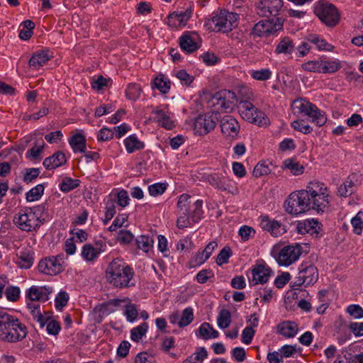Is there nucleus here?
Instances as JSON below:
<instances>
[{
	"instance_id": "412c9836",
	"label": "nucleus",
	"mask_w": 363,
	"mask_h": 363,
	"mask_svg": "<svg viewBox=\"0 0 363 363\" xmlns=\"http://www.w3.org/2000/svg\"><path fill=\"white\" fill-rule=\"evenodd\" d=\"M320 227L321 224L317 220L307 219L298 222L296 228L299 234L318 236Z\"/></svg>"
},
{
	"instance_id": "0eeeda50",
	"label": "nucleus",
	"mask_w": 363,
	"mask_h": 363,
	"mask_svg": "<svg viewBox=\"0 0 363 363\" xmlns=\"http://www.w3.org/2000/svg\"><path fill=\"white\" fill-rule=\"evenodd\" d=\"M238 16L237 13L220 11L210 21L211 27L216 32H229L237 26Z\"/></svg>"
},
{
	"instance_id": "4d7b16f0",
	"label": "nucleus",
	"mask_w": 363,
	"mask_h": 363,
	"mask_svg": "<svg viewBox=\"0 0 363 363\" xmlns=\"http://www.w3.org/2000/svg\"><path fill=\"white\" fill-rule=\"evenodd\" d=\"M321 60L308 61L301 65L303 70L312 72L322 73Z\"/></svg>"
},
{
	"instance_id": "6e6d98bb",
	"label": "nucleus",
	"mask_w": 363,
	"mask_h": 363,
	"mask_svg": "<svg viewBox=\"0 0 363 363\" xmlns=\"http://www.w3.org/2000/svg\"><path fill=\"white\" fill-rule=\"evenodd\" d=\"M351 224L353 228V232L357 235H360L363 228V212H359L351 220Z\"/></svg>"
},
{
	"instance_id": "4c0bfd02",
	"label": "nucleus",
	"mask_w": 363,
	"mask_h": 363,
	"mask_svg": "<svg viewBox=\"0 0 363 363\" xmlns=\"http://www.w3.org/2000/svg\"><path fill=\"white\" fill-rule=\"evenodd\" d=\"M307 41L315 45L318 50L330 51L333 49V45L328 43L325 40L320 38L316 35H310L307 37Z\"/></svg>"
},
{
	"instance_id": "bb28decb",
	"label": "nucleus",
	"mask_w": 363,
	"mask_h": 363,
	"mask_svg": "<svg viewBox=\"0 0 363 363\" xmlns=\"http://www.w3.org/2000/svg\"><path fill=\"white\" fill-rule=\"evenodd\" d=\"M129 302L128 298L111 299L100 306V311L104 314L114 312L118 308Z\"/></svg>"
},
{
	"instance_id": "f3484780",
	"label": "nucleus",
	"mask_w": 363,
	"mask_h": 363,
	"mask_svg": "<svg viewBox=\"0 0 363 363\" xmlns=\"http://www.w3.org/2000/svg\"><path fill=\"white\" fill-rule=\"evenodd\" d=\"M52 293V289L50 286H33L26 292V297L30 301H35L45 302L49 299V295Z\"/></svg>"
},
{
	"instance_id": "864d4df0",
	"label": "nucleus",
	"mask_w": 363,
	"mask_h": 363,
	"mask_svg": "<svg viewBox=\"0 0 363 363\" xmlns=\"http://www.w3.org/2000/svg\"><path fill=\"white\" fill-rule=\"evenodd\" d=\"M136 242L138 248L147 252L152 247L153 240L149 236L140 235L136 239Z\"/></svg>"
},
{
	"instance_id": "b1692460",
	"label": "nucleus",
	"mask_w": 363,
	"mask_h": 363,
	"mask_svg": "<svg viewBox=\"0 0 363 363\" xmlns=\"http://www.w3.org/2000/svg\"><path fill=\"white\" fill-rule=\"evenodd\" d=\"M67 162L65 154L61 151L55 152L52 156L46 157L43 164L46 169H56Z\"/></svg>"
},
{
	"instance_id": "39448f33",
	"label": "nucleus",
	"mask_w": 363,
	"mask_h": 363,
	"mask_svg": "<svg viewBox=\"0 0 363 363\" xmlns=\"http://www.w3.org/2000/svg\"><path fill=\"white\" fill-rule=\"evenodd\" d=\"M314 13L328 26H335L340 21V14L337 8L332 4L319 1L315 4Z\"/></svg>"
},
{
	"instance_id": "20e7f679",
	"label": "nucleus",
	"mask_w": 363,
	"mask_h": 363,
	"mask_svg": "<svg viewBox=\"0 0 363 363\" xmlns=\"http://www.w3.org/2000/svg\"><path fill=\"white\" fill-rule=\"evenodd\" d=\"M294 114H303L311 118V121L318 126H322L327 122L325 114L315 104L303 99H296L291 104Z\"/></svg>"
},
{
	"instance_id": "4be33fe9",
	"label": "nucleus",
	"mask_w": 363,
	"mask_h": 363,
	"mask_svg": "<svg viewBox=\"0 0 363 363\" xmlns=\"http://www.w3.org/2000/svg\"><path fill=\"white\" fill-rule=\"evenodd\" d=\"M272 272L271 269L263 264H257L252 269V281L255 284L266 283Z\"/></svg>"
},
{
	"instance_id": "13d9d810",
	"label": "nucleus",
	"mask_w": 363,
	"mask_h": 363,
	"mask_svg": "<svg viewBox=\"0 0 363 363\" xmlns=\"http://www.w3.org/2000/svg\"><path fill=\"white\" fill-rule=\"evenodd\" d=\"M69 298V294L65 291H61L55 299L56 309L61 311L67 304Z\"/></svg>"
},
{
	"instance_id": "423d86ee",
	"label": "nucleus",
	"mask_w": 363,
	"mask_h": 363,
	"mask_svg": "<svg viewBox=\"0 0 363 363\" xmlns=\"http://www.w3.org/2000/svg\"><path fill=\"white\" fill-rule=\"evenodd\" d=\"M238 108L242 118L252 123L265 126L269 123L266 115L248 101L241 100Z\"/></svg>"
},
{
	"instance_id": "de8ad7c7",
	"label": "nucleus",
	"mask_w": 363,
	"mask_h": 363,
	"mask_svg": "<svg viewBox=\"0 0 363 363\" xmlns=\"http://www.w3.org/2000/svg\"><path fill=\"white\" fill-rule=\"evenodd\" d=\"M354 191V184L351 179H347L341 184L337 190L338 195L347 197L350 196Z\"/></svg>"
},
{
	"instance_id": "bf43d9fd",
	"label": "nucleus",
	"mask_w": 363,
	"mask_h": 363,
	"mask_svg": "<svg viewBox=\"0 0 363 363\" xmlns=\"http://www.w3.org/2000/svg\"><path fill=\"white\" fill-rule=\"evenodd\" d=\"M232 255L230 247H225L219 252L216 258V263L218 265L221 266L223 264L228 262V259Z\"/></svg>"
},
{
	"instance_id": "6ab92c4d",
	"label": "nucleus",
	"mask_w": 363,
	"mask_h": 363,
	"mask_svg": "<svg viewBox=\"0 0 363 363\" xmlns=\"http://www.w3.org/2000/svg\"><path fill=\"white\" fill-rule=\"evenodd\" d=\"M192 16V9H187L185 11H174L167 17V24L174 28L185 26Z\"/></svg>"
},
{
	"instance_id": "79ce46f5",
	"label": "nucleus",
	"mask_w": 363,
	"mask_h": 363,
	"mask_svg": "<svg viewBox=\"0 0 363 363\" xmlns=\"http://www.w3.org/2000/svg\"><path fill=\"white\" fill-rule=\"evenodd\" d=\"M43 184H38L26 193V201L32 202L39 200L44 193Z\"/></svg>"
},
{
	"instance_id": "5fc2aeb1",
	"label": "nucleus",
	"mask_w": 363,
	"mask_h": 363,
	"mask_svg": "<svg viewBox=\"0 0 363 363\" xmlns=\"http://www.w3.org/2000/svg\"><path fill=\"white\" fill-rule=\"evenodd\" d=\"M291 127L296 131L303 134H308L313 131L312 127L307 124L304 120H296L291 123Z\"/></svg>"
},
{
	"instance_id": "cd10ccee",
	"label": "nucleus",
	"mask_w": 363,
	"mask_h": 363,
	"mask_svg": "<svg viewBox=\"0 0 363 363\" xmlns=\"http://www.w3.org/2000/svg\"><path fill=\"white\" fill-rule=\"evenodd\" d=\"M194 35H183L179 38L181 49L186 53H191L199 49V46L196 43Z\"/></svg>"
},
{
	"instance_id": "37998d69",
	"label": "nucleus",
	"mask_w": 363,
	"mask_h": 363,
	"mask_svg": "<svg viewBox=\"0 0 363 363\" xmlns=\"http://www.w3.org/2000/svg\"><path fill=\"white\" fill-rule=\"evenodd\" d=\"M124 307V315L126 319L129 322L135 321L138 316V311L135 304L131 303V300L129 298V302L123 305Z\"/></svg>"
},
{
	"instance_id": "e433bc0d",
	"label": "nucleus",
	"mask_w": 363,
	"mask_h": 363,
	"mask_svg": "<svg viewBox=\"0 0 363 363\" xmlns=\"http://www.w3.org/2000/svg\"><path fill=\"white\" fill-rule=\"evenodd\" d=\"M33 253L29 252H21L18 255L16 264L22 269H29L33 264Z\"/></svg>"
},
{
	"instance_id": "aec40b11",
	"label": "nucleus",
	"mask_w": 363,
	"mask_h": 363,
	"mask_svg": "<svg viewBox=\"0 0 363 363\" xmlns=\"http://www.w3.org/2000/svg\"><path fill=\"white\" fill-rule=\"evenodd\" d=\"M222 133L228 137L234 138L238 135L240 130V125L232 116H225L220 121Z\"/></svg>"
},
{
	"instance_id": "2eb2a0df",
	"label": "nucleus",
	"mask_w": 363,
	"mask_h": 363,
	"mask_svg": "<svg viewBox=\"0 0 363 363\" xmlns=\"http://www.w3.org/2000/svg\"><path fill=\"white\" fill-rule=\"evenodd\" d=\"M216 119H217L216 118ZM216 121L213 114L199 115L196 118L194 128L195 132L199 135H206L216 127Z\"/></svg>"
},
{
	"instance_id": "393cba45",
	"label": "nucleus",
	"mask_w": 363,
	"mask_h": 363,
	"mask_svg": "<svg viewBox=\"0 0 363 363\" xmlns=\"http://www.w3.org/2000/svg\"><path fill=\"white\" fill-rule=\"evenodd\" d=\"M106 245H100V247H94L91 244H85L82 250V257L87 262L94 261L101 252L105 250Z\"/></svg>"
},
{
	"instance_id": "f03ea898",
	"label": "nucleus",
	"mask_w": 363,
	"mask_h": 363,
	"mask_svg": "<svg viewBox=\"0 0 363 363\" xmlns=\"http://www.w3.org/2000/svg\"><path fill=\"white\" fill-rule=\"evenodd\" d=\"M27 335V328L18 318L0 311V340L7 342L21 341Z\"/></svg>"
},
{
	"instance_id": "052dcab7",
	"label": "nucleus",
	"mask_w": 363,
	"mask_h": 363,
	"mask_svg": "<svg viewBox=\"0 0 363 363\" xmlns=\"http://www.w3.org/2000/svg\"><path fill=\"white\" fill-rule=\"evenodd\" d=\"M166 189L167 185L164 183H155L148 186V191L153 196L162 195Z\"/></svg>"
},
{
	"instance_id": "69168bd1",
	"label": "nucleus",
	"mask_w": 363,
	"mask_h": 363,
	"mask_svg": "<svg viewBox=\"0 0 363 363\" xmlns=\"http://www.w3.org/2000/svg\"><path fill=\"white\" fill-rule=\"evenodd\" d=\"M255 331L252 326L246 327L242 332V342L244 344L249 345L254 337Z\"/></svg>"
},
{
	"instance_id": "58836bf2",
	"label": "nucleus",
	"mask_w": 363,
	"mask_h": 363,
	"mask_svg": "<svg viewBox=\"0 0 363 363\" xmlns=\"http://www.w3.org/2000/svg\"><path fill=\"white\" fill-rule=\"evenodd\" d=\"M199 334L204 339L217 338L219 333L208 323H203L199 327Z\"/></svg>"
},
{
	"instance_id": "c9c22d12",
	"label": "nucleus",
	"mask_w": 363,
	"mask_h": 363,
	"mask_svg": "<svg viewBox=\"0 0 363 363\" xmlns=\"http://www.w3.org/2000/svg\"><path fill=\"white\" fill-rule=\"evenodd\" d=\"M208 357V352L204 347H200L196 352L189 356L182 363H203V360Z\"/></svg>"
},
{
	"instance_id": "72a5a7b5",
	"label": "nucleus",
	"mask_w": 363,
	"mask_h": 363,
	"mask_svg": "<svg viewBox=\"0 0 363 363\" xmlns=\"http://www.w3.org/2000/svg\"><path fill=\"white\" fill-rule=\"evenodd\" d=\"M124 145L128 153L142 150L145 147L144 143L139 140L135 135H131L126 138L124 140Z\"/></svg>"
},
{
	"instance_id": "6e6552de",
	"label": "nucleus",
	"mask_w": 363,
	"mask_h": 363,
	"mask_svg": "<svg viewBox=\"0 0 363 363\" xmlns=\"http://www.w3.org/2000/svg\"><path fill=\"white\" fill-rule=\"evenodd\" d=\"M14 224L21 230L30 232L36 230L42 224L41 220L35 213L27 208L20 211L13 218Z\"/></svg>"
},
{
	"instance_id": "c85d7f7f",
	"label": "nucleus",
	"mask_w": 363,
	"mask_h": 363,
	"mask_svg": "<svg viewBox=\"0 0 363 363\" xmlns=\"http://www.w3.org/2000/svg\"><path fill=\"white\" fill-rule=\"evenodd\" d=\"M50 56L48 51L40 50L37 51L32 55L29 60V65L35 69H38L43 66L49 60Z\"/></svg>"
},
{
	"instance_id": "f257e3e1",
	"label": "nucleus",
	"mask_w": 363,
	"mask_h": 363,
	"mask_svg": "<svg viewBox=\"0 0 363 363\" xmlns=\"http://www.w3.org/2000/svg\"><path fill=\"white\" fill-rule=\"evenodd\" d=\"M329 194L324 184L311 182L306 189L291 193L285 202L286 211L292 215H298L309 210L323 213L329 207Z\"/></svg>"
},
{
	"instance_id": "c756f323",
	"label": "nucleus",
	"mask_w": 363,
	"mask_h": 363,
	"mask_svg": "<svg viewBox=\"0 0 363 363\" xmlns=\"http://www.w3.org/2000/svg\"><path fill=\"white\" fill-rule=\"evenodd\" d=\"M278 332L285 337H294L298 330V325L291 321H284L277 326Z\"/></svg>"
},
{
	"instance_id": "e2e57ef3",
	"label": "nucleus",
	"mask_w": 363,
	"mask_h": 363,
	"mask_svg": "<svg viewBox=\"0 0 363 363\" xmlns=\"http://www.w3.org/2000/svg\"><path fill=\"white\" fill-rule=\"evenodd\" d=\"M128 215L127 214H120L118 215L113 220L112 224L109 226L108 230L110 232H113L116 230V229L122 227L124 225V223L128 220Z\"/></svg>"
},
{
	"instance_id": "338daca9",
	"label": "nucleus",
	"mask_w": 363,
	"mask_h": 363,
	"mask_svg": "<svg viewBox=\"0 0 363 363\" xmlns=\"http://www.w3.org/2000/svg\"><path fill=\"white\" fill-rule=\"evenodd\" d=\"M255 234V230L247 225H243L239 230V235L244 241L248 240L250 238L253 237Z\"/></svg>"
},
{
	"instance_id": "8fccbe9b",
	"label": "nucleus",
	"mask_w": 363,
	"mask_h": 363,
	"mask_svg": "<svg viewBox=\"0 0 363 363\" xmlns=\"http://www.w3.org/2000/svg\"><path fill=\"white\" fill-rule=\"evenodd\" d=\"M79 185V180L66 177L60 184V189L62 192L67 193Z\"/></svg>"
},
{
	"instance_id": "473e14b6",
	"label": "nucleus",
	"mask_w": 363,
	"mask_h": 363,
	"mask_svg": "<svg viewBox=\"0 0 363 363\" xmlns=\"http://www.w3.org/2000/svg\"><path fill=\"white\" fill-rule=\"evenodd\" d=\"M202 204L203 201L201 200H191L189 216H191L193 223H198L201 219L203 215Z\"/></svg>"
},
{
	"instance_id": "f704fd0d",
	"label": "nucleus",
	"mask_w": 363,
	"mask_h": 363,
	"mask_svg": "<svg viewBox=\"0 0 363 363\" xmlns=\"http://www.w3.org/2000/svg\"><path fill=\"white\" fill-rule=\"evenodd\" d=\"M152 87L158 89L162 94H167L170 89L171 82L164 74H160L155 78Z\"/></svg>"
},
{
	"instance_id": "0e129e2a",
	"label": "nucleus",
	"mask_w": 363,
	"mask_h": 363,
	"mask_svg": "<svg viewBox=\"0 0 363 363\" xmlns=\"http://www.w3.org/2000/svg\"><path fill=\"white\" fill-rule=\"evenodd\" d=\"M5 295L9 301L15 302L20 297V289L18 286H9L6 289Z\"/></svg>"
},
{
	"instance_id": "5701e85b",
	"label": "nucleus",
	"mask_w": 363,
	"mask_h": 363,
	"mask_svg": "<svg viewBox=\"0 0 363 363\" xmlns=\"http://www.w3.org/2000/svg\"><path fill=\"white\" fill-rule=\"evenodd\" d=\"M152 114L155 116L154 121L161 127L167 130H172L175 126L174 121L167 113L164 110L160 108V107H156L152 111Z\"/></svg>"
},
{
	"instance_id": "774afa93",
	"label": "nucleus",
	"mask_w": 363,
	"mask_h": 363,
	"mask_svg": "<svg viewBox=\"0 0 363 363\" xmlns=\"http://www.w3.org/2000/svg\"><path fill=\"white\" fill-rule=\"evenodd\" d=\"M347 313L355 318H363V308L359 305H350L347 308Z\"/></svg>"
},
{
	"instance_id": "7c9ffc66",
	"label": "nucleus",
	"mask_w": 363,
	"mask_h": 363,
	"mask_svg": "<svg viewBox=\"0 0 363 363\" xmlns=\"http://www.w3.org/2000/svg\"><path fill=\"white\" fill-rule=\"evenodd\" d=\"M69 143L74 152H86V140L82 133H77L71 137Z\"/></svg>"
},
{
	"instance_id": "9b49d317",
	"label": "nucleus",
	"mask_w": 363,
	"mask_h": 363,
	"mask_svg": "<svg viewBox=\"0 0 363 363\" xmlns=\"http://www.w3.org/2000/svg\"><path fill=\"white\" fill-rule=\"evenodd\" d=\"M191 203V197L186 194H183L179 197L177 201L178 218L177 225L179 228H184L190 226L194 223L189 216L190 211V204Z\"/></svg>"
},
{
	"instance_id": "a18cd8bd",
	"label": "nucleus",
	"mask_w": 363,
	"mask_h": 363,
	"mask_svg": "<svg viewBox=\"0 0 363 363\" xmlns=\"http://www.w3.org/2000/svg\"><path fill=\"white\" fill-rule=\"evenodd\" d=\"M231 323V314L227 309H222L218 315L217 323L220 328L225 329L229 327Z\"/></svg>"
},
{
	"instance_id": "ea45409f",
	"label": "nucleus",
	"mask_w": 363,
	"mask_h": 363,
	"mask_svg": "<svg viewBox=\"0 0 363 363\" xmlns=\"http://www.w3.org/2000/svg\"><path fill=\"white\" fill-rule=\"evenodd\" d=\"M45 148V143L41 139L40 141H37L35 146L26 152V157L31 160H40V154L43 152Z\"/></svg>"
},
{
	"instance_id": "1a4fd4ad",
	"label": "nucleus",
	"mask_w": 363,
	"mask_h": 363,
	"mask_svg": "<svg viewBox=\"0 0 363 363\" xmlns=\"http://www.w3.org/2000/svg\"><path fill=\"white\" fill-rule=\"evenodd\" d=\"M283 24L284 20L281 18L262 20L254 26L250 34L256 37L274 35L283 28Z\"/></svg>"
},
{
	"instance_id": "3c124183",
	"label": "nucleus",
	"mask_w": 363,
	"mask_h": 363,
	"mask_svg": "<svg viewBox=\"0 0 363 363\" xmlns=\"http://www.w3.org/2000/svg\"><path fill=\"white\" fill-rule=\"evenodd\" d=\"M194 319V313L191 308H186L182 311L181 318L178 322V325L180 328H184L189 325Z\"/></svg>"
},
{
	"instance_id": "4468645a",
	"label": "nucleus",
	"mask_w": 363,
	"mask_h": 363,
	"mask_svg": "<svg viewBox=\"0 0 363 363\" xmlns=\"http://www.w3.org/2000/svg\"><path fill=\"white\" fill-rule=\"evenodd\" d=\"M283 6V0H263L257 6V13L260 16H277Z\"/></svg>"
},
{
	"instance_id": "7ed1b4c3",
	"label": "nucleus",
	"mask_w": 363,
	"mask_h": 363,
	"mask_svg": "<svg viewBox=\"0 0 363 363\" xmlns=\"http://www.w3.org/2000/svg\"><path fill=\"white\" fill-rule=\"evenodd\" d=\"M107 281L116 288L130 287L134 284L130 281L133 278V269L122 259H113L106 272Z\"/></svg>"
},
{
	"instance_id": "a878e982",
	"label": "nucleus",
	"mask_w": 363,
	"mask_h": 363,
	"mask_svg": "<svg viewBox=\"0 0 363 363\" xmlns=\"http://www.w3.org/2000/svg\"><path fill=\"white\" fill-rule=\"evenodd\" d=\"M207 181L215 188L225 191L229 187V180L222 173H213L208 176Z\"/></svg>"
},
{
	"instance_id": "c03bdc74",
	"label": "nucleus",
	"mask_w": 363,
	"mask_h": 363,
	"mask_svg": "<svg viewBox=\"0 0 363 363\" xmlns=\"http://www.w3.org/2000/svg\"><path fill=\"white\" fill-rule=\"evenodd\" d=\"M270 165L272 164L267 161H262L257 163L253 169V175L255 177H260L269 174L271 172Z\"/></svg>"
},
{
	"instance_id": "a211bd4d",
	"label": "nucleus",
	"mask_w": 363,
	"mask_h": 363,
	"mask_svg": "<svg viewBox=\"0 0 363 363\" xmlns=\"http://www.w3.org/2000/svg\"><path fill=\"white\" fill-rule=\"evenodd\" d=\"M259 225L262 230L268 231L272 236L278 237L286 232L284 226L277 220H272L268 216H260Z\"/></svg>"
},
{
	"instance_id": "09e8293b",
	"label": "nucleus",
	"mask_w": 363,
	"mask_h": 363,
	"mask_svg": "<svg viewBox=\"0 0 363 363\" xmlns=\"http://www.w3.org/2000/svg\"><path fill=\"white\" fill-rule=\"evenodd\" d=\"M322 73L333 74L340 69L341 65L337 61L321 60Z\"/></svg>"
},
{
	"instance_id": "9d476101",
	"label": "nucleus",
	"mask_w": 363,
	"mask_h": 363,
	"mask_svg": "<svg viewBox=\"0 0 363 363\" xmlns=\"http://www.w3.org/2000/svg\"><path fill=\"white\" fill-rule=\"evenodd\" d=\"M318 278L316 267L310 262H303L298 267V276L292 282V286H308L314 284Z\"/></svg>"
},
{
	"instance_id": "2f4dec72",
	"label": "nucleus",
	"mask_w": 363,
	"mask_h": 363,
	"mask_svg": "<svg viewBox=\"0 0 363 363\" xmlns=\"http://www.w3.org/2000/svg\"><path fill=\"white\" fill-rule=\"evenodd\" d=\"M294 50L293 40L289 37L283 38L276 47L275 52L277 54L289 55Z\"/></svg>"
},
{
	"instance_id": "603ef678",
	"label": "nucleus",
	"mask_w": 363,
	"mask_h": 363,
	"mask_svg": "<svg viewBox=\"0 0 363 363\" xmlns=\"http://www.w3.org/2000/svg\"><path fill=\"white\" fill-rule=\"evenodd\" d=\"M140 86L138 84L132 83L128 84L125 95L128 99L135 101L140 97Z\"/></svg>"
},
{
	"instance_id": "dca6fc26",
	"label": "nucleus",
	"mask_w": 363,
	"mask_h": 363,
	"mask_svg": "<svg viewBox=\"0 0 363 363\" xmlns=\"http://www.w3.org/2000/svg\"><path fill=\"white\" fill-rule=\"evenodd\" d=\"M38 268L40 272L51 276L56 275L63 271V267L57 257H50L41 259Z\"/></svg>"
},
{
	"instance_id": "ddd939ff",
	"label": "nucleus",
	"mask_w": 363,
	"mask_h": 363,
	"mask_svg": "<svg viewBox=\"0 0 363 363\" xmlns=\"http://www.w3.org/2000/svg\"><path fill=\"white\" fill-rule=\"evenodd\" d=\"M212 100L214 104L226 112L231 111L238 101L233 91L225 89L216 92Z\"/></svg>"
},
{
	"instance_id": "f8f14e48",
	"label": "nucleus",
	"mask_w": 363,
	"mask_h": 363,
	"mask_svg": "<svg viewBox=\"0 0 363 363\" xmlns=\"http://www.w3.org/2000/svg\"><path fill=\"white\" fill-rule=\"evenodd\" d=\"M302 253V247L299 244L287 245L279 252L277 261L281 266H289L296 262Z\"/></svg>"
},
{
	"instance_id": "a19ab883",
	"label": "nucleus",
	"mask_w": 363,
	"mask_h": 363,
	"mask_svg": "<svg viewBox=\"0 0 363 363\" xmlns=\"http://www.w3.org/2000/svg\"><path fill=\"white\" fill-rule=\"evenodd\" d=\"M284 168L288 169L294 175H300L303 172L304 167L293 159H286L283 162Z\"/></svg>"
},
{
	"instance_id": "680f3d73",
	"label": "nucleus",
	"mask_w": 363,
	"mask_h": 363,
	"mask_svg": "<svg viewBox=\"0 0 363 363\" xmlns=\"http://www.w3.org/2000/svg\"><path fill=\"white\" fill-rule=\"evenodd\" d=\"M272 72L269 69H262L259 70L252 71V77L256 80L265 81L271 77Z\"/></svg>"
},
{
	"instance_id": "49530a36",
	"label": "nucleus",
	"mask_w": 363,
	"mask_h": 363,
	"mask_svg": "<svg viewBox=\"0 0 363 363\" xmlns=\"http://www.w3.org/2000/svg\"><path fill=\"white\" fill-rule=\"evenodd\" d=\"M148 325L147 323H143L141 325L134 328L130 331V337L133 341L138 342L145 335Z\"/></svg>"
}]
</instances>
